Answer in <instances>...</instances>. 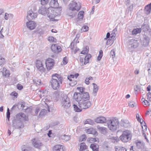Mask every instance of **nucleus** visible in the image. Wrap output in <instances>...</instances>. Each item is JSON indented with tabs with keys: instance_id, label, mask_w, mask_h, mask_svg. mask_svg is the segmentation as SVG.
Instances as JSON below:
<instances>
[{
	"instance_id": "14",
	"label": "nucleus",
	"mask_w": 151,
	"mask_h": 151,
	"mask_svg": "<svg viewBox=\"0 0 151 151\" xmlns=\"http://www.w3.org/2000/svg\"><path fill=\"white\" fill-rule=\"evenodd\" d=\"M141 45L144 47H147L148 45L149 42V37L145 35L143 36V37L140 39Z\"/></svg>"
},
{
	"instance_id": "43",
	"label": "nucleus",
	"mask_w": 151,
	"mask_h": 151,
	"mask_svg": "<svg viewBox=\"0 0 151 151\" xmlns=\"http://www.w3.org/2000/svg\"><path fill=\"white\" fill-rule=\"evenodd\" d=\"M88 47L87 46L84 48L83 50L81 52V54H85L88 53Z\"/></svg>"
},
{
	"instance_id": "44",
	"label": "nucleus",
	"mask_w": 151,
	"mask_h": 151,
	"mask_svg": "<svg viewBox=\"0 0 151 151\" xmlns=\"http://www.w3.org/2000/svg\"><path fill=\"white\" fill-rule=\"evenodd\" d=\"M42 100L44 101L46 104H47V103L49 102L50 101V98H49L47 95L45 97L42 98Z\"/></svg>"
},
{
	"instance_id": "54",
	"label": "nucleus",
	"mask_w": 151,
	"mask_h": 151,
	"mask_svg": "<svg viewBox=\"0 0 151 151\" xmlns=\"http://www.w3.org/2000/svg\"><path fill=\"white\" fill-rule=\"evenodd\" d=\"M115 34L112 33L110 35V34L109 32H108L107 33L106 37L107 38H109L110 37H110L111 38V39L113 38V37H115Z\"/></svg>"
},
{
	"instance_id": "53",
	"label": "nucleus",
	"mask_w": 151,
	"mask_h": 151,
	"mask_svg": "<svg viewBox=\"0 0 151 151\" xmlns=\"http://www.w3.org/2000/svg\"><path fill=\"white\" fill-rule=\"evenodd\" d=\"M147 70L150 76H151V64L148 63L147 65Z\"/></svg>"
},
{
	"instance_id": "39",
	"label": "nucleus",
	"mask_w": 151,
	"mask_h": 151,
	"mask_svg": "<svg viewBox=\"0 0 151 151\" xmlns=\"http://www.w3.org/2000/svg\"><path fill=\"white\" fill-rule=\"evenodd\" d=\"M141 29L139 28L134 29L132 31V34L133 35H136L138 33H139L141 32Z\"/></svg>"
},
{
	"instance_id": "37",
	"label": "nucleus",
	"mask_w": 151,
	"mask_h": 151,
	"mask_svg": "<svg viewBox=\"0 0 151 151\" xmlns=\"http://www.w3.org/2000/svg\"><path fill=\"white\" fill-rule=\"evenodd\" d=\"M33 82L37 86L40 85L41 83V80L37 78L33 79Z\"/></svg>"
},
{
	"instance_id": "36",
	"label": "nucleus",
	"mask_w": 151,
	"mask_h": 151,
	"mask_svg": "<svg viewBox=\"0 0 151 151\" xmlns=\"http://www.w3.org/2000/svg\"><path fill=\"white\" fill-rule=\"evenodd\" d=\"M73 106L74 109V110L76 112H80L82 110V108H81L80 106H79V107L77 106L75 104H74L73 105Z\"/></svg>"
},
{
	"instance_id": "29",
	"label": "nucleus",
	"mask_w": 151,
	"mask_h": 151,
	"mask_svg": "<svg viewBox=\"0 0 151 151\" xmlns=\"http://www.w3.org/2000/svg\"><path fill=\"white\" fill-rule=\"evenodd\" d=\"M144 144L143 142L137 140L136 141V145L137 147L139 149H141L144 146Z\"/></svg>"
},
{
	"instance_id": "48",
	"label": "nucleus",
	"mask_w": 151,
	"mask_h": 151,
	"mask_svg": "<svg viewBox=\"0 0 151 151\" xmlns=\"http://www.w3.org/2000/svg\"><path fill=\"white\" fill-rule=\"evenodd\" d=\"M77 89L81 93V94H82L83 93L85 92V89L83 87H78L77 88Z\"/></svg>"
},
{
	"instance_id": "15",
	"label": "nucleus",
	"mask_w": 151,
	"mask_h": 151,
	"mask_svg": "<svg viewBox=\"0 0 151 151\" xmlns=\"http://www.w3.org/2000/svg\"><path fill=\"white\" fill-rule=\"evenodd\" d=\"M51 49L52 51L55 53H58L61 50L60 47L58 46L56 44H52L51 46Z\"/></svg>"
},
{
	"instance_id": "21",
	"label": "nucleus",
	"mask_w": 151,
	"mask_h": 151,
	"mask_svg": "<svg viewBox=\"0 0 151 151\" xmlns=\"http://www.w3.org/2000/svg\"><path fill=\"white\" fill-rule=\"evenodd\" d=\"M84 14V11H81L78 12V17L77 19V23L79 22V21L82 20Z\"/></svg>"
},
{
	"instance_id": "9",
	"label": "nucleus",
	"mask_w": 151,
	"mask_h": 151,
	"mask_svg": "<svg viewBox=\"0 0 151 151\" xmlns=\"http://www.w3.org/2000/svg\"><path fill=\"white\" fill-rule=\"evenodd\" d=\"M12 126L14 129H20L23 127L22 123L19 120L14 119L12 121Z\"/></svg>"
},
{
	"instance_id": "42",
	"label": "nucleus",
	"mask_w": 151,
	"mask_h": 151,
	"mask_svg": "<svg viewBox=\"0 0 151 151\" xmlns=\"http://www.w3.org/2000/svg\"><path fill=\"white\" fill-rule=\"evenodd\" d=\"M62 139L66 141H67L70 139V135L64 134L61 136Z\"/></svg>"
},
{
	"instance_id": "11",
	"label": "nucleus",
	"mask_w": 151,
	"mask_h": 151,
	"mask_svg": "<svg viewBox=\"0 0 151 151\" xmlns=\"http://www.w3.org/2000/svg\"><path fill=\"white\" fill-rule=\"evenodd\" d=\"M54 63V60L51 58H49L46 60L45 61V64L47 69L49 70L52 69Z\"/></svg>"
},
{
	"instance_id": "10",
	"label": "nucleus",
	"mask_w": 151,
	"mask_h": 151,
	"mask_svg": "<svg viewBox=\"0 0 151 151\" xmlns=\"http://www.w3.org/2000/svg\"><path fill=\"white\" fill-rule=\"evenodd\" d=\"M27 18L28 20L33 19L37 17V13L35 11L30 9L27 12Z\"/></svg>"
},
{
	"instance_id": "18",
	"label": "nucleus",
	"mask_w": 151,
	"mask_h": 151,
	"mask_svg": "<svg viewBox=\"0 0 151 151\" xmlns=\"http://www.w3.org/2000/svg\"><path fill=\"white\" fill-rule=\"evenodd\" d=\"M50 7H52L54 9H56L59 6V4L58 0H51L50 2Z\"/></svg>"
},
{
	"instance_id": "55",
	"label": "nucleus",
	"mask_w": 151,
	"mask_h": 151,
	"mask_svg": "<svg viewBox=\"0 0 151 151\" xmlns=\"http://www.w3.org/2000/svg\"><path fill=\"white\" fill-rule=\"evenodd\" d=\"M115 55V50L114 49L112 50L110 53V57H111L112 58H114Z\"/></svg>"
},
{
	"instance_id": "46",
	"label": "nucleus",
	"mask_w": 151,
	"mask_h": 151,
	"mask_svg": "<svg viewBox=\"0 0 151 151\" xmlns=\"http://www.w3.org/2000/svg\"><path fill=\"white\" fill-rule=\"evenodd\" d=\"M88 124L90 125H93L94 122L93 121L90 119H87L84 122V124Z\"/></svg>"
},
{
	"instance_id": "22",
	"label": "nucleus",
	"mask_w": 151,
	"mask_h": 151,
	"mask_svg": "<svg viewBox=\"0 0 151 151\" xmlns=\"http://www.w3.org/2000/svg\"><path fill=\"white\" fill-rule=\"evenodd\" d=\"M81 95L82 100L89 101L90 97L88 92H84Z\"/></svg>"
},
{
	"instance_id": "56",
	"label": "nucleus",
	"mask_w": 151,
	"mask_h": 151,
	"mask_svg": "<svg viewBox=\"0 0 151 151\" xmlns=\"http://www.w3.org/2000/svg\"><path fill=\"white\" fill-rule=\"evenodd\" d=\"M48 40L50 42H55L56 41V39H54L53 37L52 36H50L48 38Z\"/></svg>"
},
{
	"instance_id": "28",
	"label": "nucleus",
	"mask_w": 151,
	"mask_h": 151,
	"mask_svg": "<svg viewBox=\"0 0 151 151\" xmlns=\"http://www.w3.org/2000/svg\"><path fill=\"white\" fill-rule=\"evenodd\" d=\"M97 128L99 131L103 134H106L107 132V129L106 127H100L99 126H98Z\"/></svg>"
},
{
	"instance_id": "49",
	"label": "nucleus",
	"mask_w": 151,
	"mask_h": 151,
	"mask_svg": "<svg viewBox=\"0 0 151 151\" xmlns=\"http://www.w3.org/2000/svg\"><path fill=\"white\" fill-rule=\"evenodd\" d=\"M136 117L137 121L140 122L141 124H143L144 121L142 119L140 118L139 115L138 114H136Z\"/></svg>"
},
{
	"instance_id": "40",
	"label": "nucleus",
	"mask_w": 151,
	"mask_h": 151,
	"mask_svg": "<svg viewBox=\"0 0 151 151\" xmlns=\"http://www.w3.org/2000/svg\"><path fill=\"white\" fill-rule=\"evenodd\" d=\"M116 151H127L126 149L123 147L117 146L115 148Z\"/></svg>"
},
{
	"instance_id": "45",
	"label": "nucleus",
	"mask_w": 151,
	"mask_h": 151,
	"mask_svg": "<svg viewBox=\"0 0 151 151\" xmlns=\"http://www.w3.org/2000/svg\"><path fill=\"white\" fill-rule=\"evenodd\" d=\"M123 126L125 127H128L129 125V121L127 120H122Z\"/></svg>"
},
{
	"instance_id": "26",
	"label": "nucleus",
	"mask_w": 151,
	"mask_h": 151,
	"mask_svg": "<svg viewBox=\"0 0 151 151\" xmlns=\"http://www.w3.org/2000/svg\"><path fill=\"white\" fill-rule=\"evenodd\" d=\"M1 72L2 73L3 76L6 77H9L10 75L9 71L5 68H3V70L1 71Z\"/></svg>"
},
{
	"instance_id": "1",
	"label": "nucleus",
	"mask_w": 151,
	"mask_h": 151,
	"mask_svg": "<svg viewBox=\"0 0 151 151\" xmlns=\"http://www.w3.org/2000/svg\"><path fill=\"white\" fill-rule=\"evenodd\" d=\"M52 79L50 81L52 88L54 90L58 89L61 84L63 78L60 75L55 74L52 75Z\"/></svg>"
},
{
	"instance_id": "38",
	"label": "nucleus",
	"mask_w": 151,
	"mask_h": 151,
	"mask_svg": "<svg viewBox=\"0 0 151 151\" xmlns=\"http://www.w3.org/2000/svg\"><path fill=\"white\" fill-rule=\"evenodd\" d=\"M40 96L41 98L45 97L47 96V92L46 90L43 91H40Z\"/></svg>"
},
{
	"instance_id": "19",
	"label": "nucleus",
	"mask_w": 151,
	"mask_h": 151,
	"mask_svg": "<svg viewBox=\"0 0 151 151\" xmlns=\"http://www.w3.org/2000/svg\"><path fill=\"white\" fill-rule=\"evenodd\" d=\"M29 29L32 30L35 27L36 24L33 21H29L26 23Z\"/></svg>"
},
{
	"instance_id": "35",
	"label": "nucleus",
	"mask_w": 151,
	"mask_h": 151,
	"mask_svg": "<svg viewBox=\"0 0 151 151\" xmlns=\"http://www.w3.org/2000/svg\"><path fill=\"white\" fill-rule=\"evenodd\" d=\"M151 10V6L150 5H147L145 6L144 10L146 14H149Z\"/></svg>"
},
{
	"instance_id": "62",
	"label": "nucleus",
	"mask_w": 151,
	"mask_h": 151,
	"mask_svg": "<svg viewBox=\"0 0 151 151\" xmlns=\"http://www.w3.org/2000/svg\"><path fill=\"white\" fill-rule=\"evenodd\" d=\"M140 86L138 85H136V86H135L134 88V91H139L140 90Z\"/></svg>"
},
{
	"instance_id": "41",
	"label": "nucleus",
	"mask_w": 151,
	"mask_h": 151,
	"mask_svg": "<svg viewBox=\"0 0 151 151\" xmlns=\"http://www.w3.org/2000/svg\"><path fill=\"white\" fill-rule=\"evenodd\" d=\"M93 93L94 96L96 95V93L98 91V88L97 86L94 83H93Z\"/></svg>"
},
{
	"instance_id": "31",
	"label": "nucleus",
	"mask_w": 151,
	"mask_h": 151,
	"mask_svg": "<svg viewBox=\"0 0 151 151\" xmlns=\"http://www.w3.org/2000/svg\"><path fill=\"white\" fill-rule=\"evenodd\" d=\"M47 10L45 7H42L39 9L38 12L40 14L43 15H45L46 14Z\"/></svg>"
},
{
	"instance_id": "17",
	"label": "nucleus",
	"mask_w": 151,
	"mask_h": 151,
	"mask_svg": "<svg viewBox=\"0 0 151 151\" xmlns=\"http://www.w3.org/2000/svg\"><path fill=\"white\" fill-rule=\"evenodd\" d=\"M95 122L98 123H104L106 122V118L102 116H100L95 119Z\"/></svg>"
},
{
	"instance_id": "51",
	"label": "nucleus",
	"mask_w": 151,
	"mask_h": 151,
	"mask_svg": "<svg viewBox=\"0 0 151 151\" xmlns=\"http://www.w3.org/2000/svg\"><path fill=\"white\" fill-rule=\"evenodd\" d=\"M41 4L42 5H45L47 4L50 0H40Z\"/></svg>"
},
{
	"instance_id": "64",
	"label": "nucleus",
	"mask_w": 151,
	"mask_h": 151,
	"mask_svg": "<svg viewBox=\"0 0 151 151\" xmlns=\"http://www.w3.org/2000/svg\"><path fill=\"white\" fill-rule=\"evenodd\" d=\"M135 105V103L134 102H130L129 103V106L131 107H134Z\"/></svg>"
},
{
	"instance_id": "13",
	"label": "nucleus",
	"mask_w": 151,
	"mask_h": 151,
	"mask_svg": "<svg viewBox=\"0 0 151 151\" xmlns=\"http://www.w3.org/2000/svg\"><path fill=\"white\" fill-rule=\"evenodd\" d=\"M78 12L68 7L66 10V14L69 16L73 18L75 17Z\"/></svg>"
},
{
	"instance_id": "5",
	"label": "nucleus",
	"mask_w": 151,
	"mask_h": 151,
	"mask_svg": "<svg viewBox=\"0 0 151 151\" xmlns=\"http://www.w3.org/2000/svg\"><path fill=\"white\" fill-rule=\"evenodd\" d=\"M62 107L64 109H66L69 108L71 105L70 101L67 95L63 94L61 99Z\"/></svg>"
},
{
	"instance_id": "30",
	"label": "nucleus",
	"mask_w": 151,
	"mask_h": 151,
	"mask_svg": "<svg viewBox=\"0 0 151 151\" xmlns=\"http://www.w3.org/2000/svg\"><path fill=\"white\" fill-rule=\"evenodd\" d=\"M18 116L20 117L19 118L20 119H23L24 120H27V116L26 115L23 113L21 112L17 114V117H18Z\"/></svg>"
},
{
	"instance_id": "63",
	"label": "nucleus",
	"mask_w": 151,
	"mask_h": 151,
	"mask_svg": "<svg viewBox=\"0 0 151 151\" xmlns=\"http://www.w3.org/2000/svg\"><path fill=\"white\" fill-rule=\"evenodd\" d=\"M147 99L149 101H151V93L149 92L147 94Z\"/></svg>"
},
{
	"instance_id": "23",
	"label": "nucleus",
	"mask_w": 151,
	"mask_h": 151,
	"mask_svg": "<svg viewBox=\"0 0 151 151\" xmlns=\"http://www.w3.org/2000/svg\"><path fill=\"white\" fill-rule=\"evenodd\" d=\"M22 151H32L31 147L28 145H23L21 147Z\"/></svg>"
},
{
	"instance_id": "57",
	"label": "nucleus",
	"mask_w": 151,
	"mask_h": 151,
	"mask_svg": "<svg viewBox=\"0 0 151 151\" xmlns=\"http://www.w3.org/2000/svg\"><path fill=\"white\" fill-rule=\"evenodd\" d=\"M86 135H83L81 137L79 141L80 142L84 141L86 140Z\"/></svg>"
},
{
	"instance_id": "8",
	"label": "nucleus",
	"mask_w": 151,
	"mask_h": 151,
	"mask_svg": "<svg viewBox=\"0 0 151 151\" xmlns=\"http://www.w3.org/2000/svg\"><path fill=\"white\" fill-rule=\"evenodd\" d=\"M68 7L78 11L81 8V5L79 2L73 1L70 3Z\"/></svg>"
},
{
	"instance_id": "32",
	"label": "nucleus",
	"mask_w": 151,
	"mask_h": 151,
	"mask_svg": "<svg viewBox=\"0 0 151 151\" xmlns=\"http://www.w3.org/2000/svg\"><path fill=\"white\" fill-rule=\"evenodd\" d=\"M87 148V146L86 145L84 142L81 143L79 145V150L80 151H83L86 149Z\"/></svg>"
},
{
	"instance_id": "4",
	"label": "nucleus",
	"mask_w": 151,
	"mask_h": 151,
	"mask_svg": "<svg viewBox=\"0 0 151 151\" xmlns=\"http://www.w3.org/2000/svg\"><path fill=\"white\" fill-rule=\"evenodd\" d=\"M132 137L131 132L128 130H126L122 132V134L119 138L122 141L124 142H127L131 139Z\"/></svg>"
},
{
	"instance_id": "12",
	"label": "nucleus",
	"mask_w": 151,
	"mask_h": 151,
	"mask_svg": "<svg viewBox=\"0 0 151 151\" xmlns=\"http://www.w3.org/2000/svg\"><path fill=\"white\" fill-rule=\"evenodd\" d=\"M36 65L39 71L42 73L45 72V68L44 67L41 61L39 60H37Z\"/></svg>"
},
{
	"instance_id": "3",
	"label": "nucleus",
	"mask_w": 151,
	"mask_h": 151,
	"mask_svg": "<svg viewBox=\"0 0 151 151\" xmlns=\"http://www.w3.org/2000/svg\"><path fill=\"white\" fill-rule=\"evenodd\" d=\"M57 9H54L52 7H49L47 10L46 14L47 17L50 21L55 20V17L59 14Z\"/></svg>"
},
{
	"instance_id": "33",
	"label": "nucleus",
	"mask_w": 151,
	"mask_h": 151,
	"mask_svg": "<svg viewBox=\"0 0 151 151\" xmlns=\"http://www.w3.org/2000/svg\"><path fill=\"white\" fill-rule=\"evenodd\" d=\"M142 29L144 32H146L149 31L150 29L149 26L147 24H143L141 27V28L140 29Z\"/></svg>"
},
{
	"instance_id": "2",
	"label": "nucleus",
	"mask_w": 151,
	"mask_h": 151,
	"mask_svg": "<svg viewBox=\"0 0 151 151\" xmlns=\"http://www.w3.org/2000/svg\"><path fill=\"white\" fill-rule=\"evenodd\" d=\"M107 124L108 128L112 132H114L116 130L119 126V121L116 118L107 120Z\"/></svg>"
},
{
	"instance_id": "59",
	"label": "nucleus",
	"mask_w": 151,
	"mask_h": 151,
	"mask_svg": "<svg viewBox=\"0 0 151 151\" xmlns=\"http://www.w3.org/2000/svg\"><path fill=\"white\" fill-rule=\"evenodd\" d=\"M142 125H143V127L142 126V132H144L147 130V126L145 123L144 121L143 122V124H141Z\"/></svg>"
},
{
	"instance_id": "58",
	"label": "nucleus",
	"mask_w": 151,
	"mask_h": 151,
	"mask_svg": "<svg viewBox=\"0 0 151 151\" xmlns=\"http://www.w3.org/2000/svg\"><path fill=\"white\" fill-rule=\"evenodd\" d=\"M109 138L111 139L112 142L115 143L117 142V137H109Z\"/></svg>"
},
{
	"instance_id": "47",
	"label": "nucleus",
	"mask_w": 151,
	"mask_h": 151,
	"mask_svg": "<svg viewBox=\"0 0 151 151\" xmlns=\"http://www.w3.org/2000/svg\"><path fill=\"white\" fill-rule=\"evenodd\" d=\"M88 27L87 26L84 25L81 29V32H86L88 30Z\"/></svg>"
},
{
	"instance_id": "60",
	"label": "nucleus",
	"mask_w": 151,
	"mask_h": 151,
	"mask_svg": "<svg viewBox=\"0 0 151 151\" xmlns=\"http://www.w3.org/2000/svg\"><path fill=\"white\" fill-rule=\"evenodd\" d=\"M5 62V60L4 58L0 56V66L3 65Z\"/></svg>"
},
{
	"instance_id": "16",
	"label": "nucleus",
	"mask_w": 151,
	"mask_h": 151,
	"mask_svg": "<svg viewBox=\"0 0 151 151\" xmlns=\"http://www.w3.org/2000/svg\"><path fill=\"white\" fill-rule=\"evenodd\" d=\"M32 144L35 148H39L42 144L37 138H34L32 140Z\"/></svg>"
},
{
	"instance_id": "24",
	"label": "nucleus",
	"mask_w": 151,
	"mask_h": 151,
	"mask_svg": "<svg viewBox=\"0 0 151 151\" xmlns=\"http://www.w3.org/2000/svg\"><path fill=\"white\" fill-rule=\"evenodd\" d=\"M86 130V132L88 134H92L95 135H97L98 134L96 130L93 128H90Z\"/></svg>"
},
{
	"instance_id": "27",
	"label": "nucleus",
	"mask_w": 151,
	"mask_h": 151,
	"mask_svg": "<svg viewBox=\"0 0 151 151\" xmlns=\"http://www.w3.org/2000/svg\"><path fill=\"white\" fill-rule=\"evenodd\" d=\"M90 147L92 149L93 151H99V146L96 143L91 144Z\"/></svg>"
},
{
	"instance_id": "61",
	"label": "nucleus",
	"mask_w": 151,
	"mask_h": 151,
	"mask_svg": "<svg viewBox=\"0 0 151 151\" xmlns=\"http://www.w3.org/2000/svg\"><path fill=\"white\" fill-rule=\"evenodd\" d=\"M10 115V113L9 112V108H8L7 109V112H6V117H7V118L9 121V120Z\"/></svg>"
},
{
	"instance_id": "34",
	"label": "nucleus",
	"mask_w": 151,
	"mask_h": 151,
	"mask_svg": "<svg viewBox=\"0 0 151 151\" xmlns=\"http://www.w3.org/2000/svg\"><path fill=\"white\" fill-rule=\"evenodd\" d=\"M91 57V55L90 54H88L85 56L84 58V65H86L89 62L90 58Z\"/></svg>"
},
{
	"instance_id": "52",
	"label": "nucleus",
	"mask_w": 151,
	"mask_h": 151,
	"mask_svg": "<svg viewBox=\"0 0 151 151\" xmlns=\"http://www.w3.org/2000/svg\"><path fill=\"white\" fill-rule=\"evenodd\" d=\"M103 55V51L102 50H100L99 51V55L97 57V60H100Z\"/></svg>"
},
{
	"instance_id": "25",
	"label": "nucleus",
	"mask_w": 151,
	"mask_h": 151,
	"mask_svg": "<svg viewBox=\"0 0 151 151\" xmlns=\"http://www.w3.org/2000/svg\"><path fill=\"white\" fill-rule=\"evenodd\" d=\"M64 146L60 145H55L53 148V151H63Z\"/></svg>"
},
{
	"instance_id": "50",
	"label": "nucleus",
	"mask_w": 151,
	"mask_h": 151,
	"mask_svg": "<svg viewBox=\"0 0 151 151\" xmlns=\"http://www.w3.org/2000/svg\"><path fill=\"white\" fill-rule=\"evenodd\" d=\"M47 112L46 110L45 109H42L40 112L39 116L40 117L41 116L45 115Z\"/></svg>"
},
{
	"instance_id": "20",
	"label": "nucleus",
	"mask_w": 151,
	"mask_h": 151,
	"mask_svg": "<svg viewBox=\"0 0 151 151\" xmlns=\"http://www.w3.org/2000/svg\"><path fill=\"white\" fill-rule=\"evenodd\" d=\"M73 98L77 101H81L82 100V95L79 93L75 92L74 94Z\"/></svg>"
},
{
	"instance_id": "7",
	"label": "nucleus",
	"mask_w": 151,
	"mask_h": 151,
	"mask_svg": "<svg viewBox=\"0 0 151 151\" xmlns=\"http://www.w3.org/2000/svg\"><path fill=\"white\" fill-rule=\"evenodd\" d=\"M78 106L83 109L89 108L91 105V102L90 101L82 100L78 103Z\"/></svg>"
},
{
	"instance_id": "6",
	"label": "nucleus",
	"mask_w": 151,
	"mask_h": 151,
	"mask_svg": "<svg viewBox=\"0 0 151 151\" xmlns=\"http://www.w3.org/2000/svg\"><path fill=\"white\" fill-rule=\"evenodd\" d=\"M139 43L138 40L134 39H129L127 43V45L129 48H135L137 47Z\"/></svg>"
}]
</instances>
